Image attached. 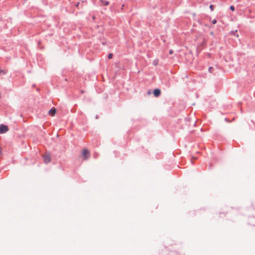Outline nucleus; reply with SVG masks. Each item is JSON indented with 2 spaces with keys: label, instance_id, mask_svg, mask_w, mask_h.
I'll use <instances>...</instances> for the list:
<instances>
[{
  "label": "nucleus",
  "instance_id": "nucleus-1",
  "mask_svg": "<svg viewBox=\"0 0 255 255\" xmlns=\"http://www.w3.org/2000/svg\"><path fill=\"white\" fill-rule=\"evenodd\" d=\"M8 130V127L7 126L4 125H0V133H3L7 131Z\"/></svg>",
  "mask_w": 255,
  "mask_h": 255
},
{
  "label": "nucleus",
  "instance_id": "nucleus-2",
  "mask_svg": "<svg viewBox=\"0 0 255 255\" xmlns=\"http://www.w3.org/2000/svg\"><path fill=\"white\" fill-rule=\"evenodd\" d=\"M88 154H89V151L86 149H83L82 151V155L84 159H87L88 158Z\"/></svg>",
  "mask_w": 255,
  "mask_h": 255
},
{
  "label": "nucleus",
  "instance_id": "nucleus-3",
  "mask_svg": "<svg viewBox=\"0 0 255 255\" xmlns=\"http://www.w3.org/2000/svg\"><path fill=\"white\" fill-rule=\"evenodd\" d=\"M153 93L155 97H157L160 95L161 91L159 89H155L154 90Z\"/></svg>",
  "mask_w": 255,
  "mask_h": 255
},
{
  "label": "nucleus",
  "instance_id": "nucleus-4",
  "mask_svg": "<svg viewBox=\"0 0 255 255\" xmlns=\"http://www.w3.org/2000/svg\"><path fill=\"white\" fill-rule=\"evenodd\" d=\"M43 158L45 163H48L51 161V157L48 155H44Z\"/></svg>",
  "mask_w": 255,
  "mask_h": 255
},
{
  "label": "nucleus",
  "instance_id": "nucleus-5",
  "mask_svg": "<svg viewBox=\"0 0 255 255\" xmlns=\"http://www.w3.org/2000/svg\"><path fill=\"white\" fill-rule=\"evenodd\" d=\"M100 1L102 5H108L109 4V2L105 0H100Z\"/></svg>",
  "mask_w": 255,
  "mask_h": 255
},
{
  "label": "nucleus",
  "instance_id": "nucleus-6",
  "mask_svg": "<svg viewBox=\"0 0 255 255\" xmlns=\"http://www.w3.org/2000/svg\"><path fill=\"white\" fill-rule=\"evenodd\" d=\"M158 62H159V60L158 59L156 58L155 59H154L153 61V65H154V66H156L158 65Z\"/></svg>",
  "mask_w": 255,
  "mask_h": 255
},
{
  "label": "nucleus",
  "instance_id": "nucleus-7",
  "mask_svg": "<svg viewBox=\"0 0 255 255\" xmlns=\"http://www.w3.org/2000/svg\"><path fill=\"white\" fill-rule=\"evenodd\" d=\"M49 113L51 114V115L53 116L55 115V113H56V110L55 109H51L50 111H49Z\"/></svg>",
  "mask_w": 255,
  "mask_h": 255
},
{
  "label": "nucleus",
  "instance_id": "nucleus-8",
  "mask_svg": "<svg viewBox=\"0 0 255 255\" xmlns=\"http://www.w3.org/2000/svg\"><path fill=\"white\" fill-rule=\"evenodd\" d=\"M237 32V30H236L235 31H232L230 32L231 35H236L237 37H238V35H236V33Z\"/></svg>",
  "mask_w": 255,
  "mask_h": 255
},
{
  "label": "nucleus",
  "instance_id": "nucleus-9",
  "mask_svg": "<svg viewBox=\"0 0 255 255\" xmlns=\"http://www.w3.org/2000/svg\"><path fill=\"white\" fill-rule=\"evenodd\" d=\"M5 74H6V72H5L4 70L0 69V75H1V74L4 75Z\"/></svg>",
  "mask_w": 255,
  "mask_h": 255
},
{
  "label": "nucleus",
  "instance_id": "nucleus-10",
  "mask_svg": "<svg viewBox=\"0 0 255 255\" xmlns=\"http://www.w3.org/2000/svg\"><path fill=\"white\" fill-rule=\"evenodd\" d=\"M230 9L231 10H232V11H234L235 10V7L233 5H231L230 7Z\"/></svg>",
  "mask_w": 255,
  "mask_h": 255
},
{
  "label": "nucleus",
  "instance_id": "nucleus-11",
  "mask_svg": "<svg viewBox=\"0 0 255 255\" xmlns=\"http://www.w3.org/2000/svg\"><path fill=\"white\" fill-rule=\"evenodd\" d=\"M113 57V54L112 53H110L109 55H108V58L109 59H111Z\"/></svg>",
  "mask_w": 255,
  "mask_h": 255
},
{
  "label": "nucleus",
  "instance_id": "nucleus-12",
  "mask_svg": "<svg viewBox=\"0 0 255 255\" xmlns=\"http://www.w3.org/2000/svg\"><path fill=\"white\" fill-rule=\"evenodd\" d=\"M212 69L213 68L212 67H210L208 69V71L212 73L213 72V71H212Z\"/></svg>",
  "mask_w": 255,
  "mask_h": 255
},
{
  "label": "nucleus",
  "instance_id": "nucleus-13",
  "mask_svg": "<svg viewBox=\"0 0 255 255\" xmlns=\"http://www.w3.org/2000/svg\"><path fill=\"white\" fill-rule=\"evenodd\" d=\"M210 8L211 9V10L212 11H213V10H214V5H212V4H211V5H210Z\"/></svg>",
  "mask_w": 255,
  "mask_h": 255
},
{
  "label": "nucleus",
  "instance_id": "nucleus-14",
  "mask_svg": "<svg viewBox=\"0 0 255 255\" xmlns=\"http://www.w3.org/2000/svg\"><path fill=\"white\" fill-rule=\"evenodd\" d=\"M216 22H217V20H216V19H214V20H213L212 21V24H216Z\"/></svg>",
  "mask_w": 255,
  "mask_h": 255
},
{
  "label": "nucleus",
  "instance_id": "nucleus-15",
  "mask_svg": "<svg viewBox=\"0 0 255 255\" xmlns=\"http://www.w3.org/2000/svg\"><path fill=\"white\" fill-rule=\"evenodd\" d=\"M173 51L172 50H169V53L170 54H172L173 53Z\"/></svg>",
  "mask_w": 255,
  "mask_h": 255
},
{
  "label": "nucleus",
  "instance_id": "nucleus-16",
  "mask_svg": "<svg viewBox=\"0 0 255 255\" xmlns=\"http://www.w3.org/2000/svg\"><path fill=\"white\" fill-rule=\"evenodd\" d=\"M225 121H227L228 119L227 118L225 119Z\"/></svg>",
  "mask_w": 255,
  "mask_h": 255
}]
</instances>
